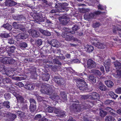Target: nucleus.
<instances>
[{"label": "nucleus", "instance_id": "nucleus-20", "mask_svg": "<svg viewBox=\"0 0 121 121\" xmlns=\"http://www.w3.org/2000/svg\"><path fill=\"white\" fill-rule=\"evenodd\" d=\"M25 87L26 89L29 90L33 89L35 87V85L34 84H26L25 86Z\"/></svg>", "mask_w": 121, "mask_h": 121}, {"label": "nucleus", "instance_id": "nucleus-18", "mask_svg": "<svg viewBox=\"0 0 121 121\" xmlns=\"http://www.w3.org/2000/svg\"><path fill=\"white\" fill-rule=\"evenodd\" d=\"M13 17L15 20L20 21H22L21 22H24V21H25L26 19L22 15H17L14 17Z\"/></svg>", "mask_w": 121, "mask_h": 121}, {"label": "nucleus", "instance_id": "nucleus-21", "mask_svg": "<svg viewBox=\"0 0 121 121\" xmlns=\"http://www.w3.org/2000/svg\"><path fill=\"white\" fill-rule=\"evenodd\" d=\"M121 26H120L119 25H117V26L115 28H114L113 29V32L114 33H116V31L117 30H118L119 35L120 37H121Z\"/></svg>", "mask_w": 121, "mask_h": 121}, {"label": "nucleus", "instance_id": "nucleus-59", "mask_svg": "<svg viewBox=\"0 0 121 121\" xmlns=\"http://www.w3.org/2000/svg\"><path fill=\"white\" fill-rule=\"evenodd\" d=\"M72 39H73L74 41L80 43L81 42V41L80 40H79L75 38H73V37Z\"/></svg>", "mask_w": 121, "mask_h": 121}, {"label": "nucleus", "instance_id": "nucleus-23", "mask_svg": "<svg viewBox=\"0 0 121 121\" xmlns=\"http://www.w3.org/2000/svg\"><path fill=\"white\" fill-rule=\"evenodd\" d=\"M60 96L61 97V99L63 102H65L67 100V96L65 93L64 91H61L60 92Z\"/></svg>", "mask_w": 121, "mask_h": 121}, {"label": "nucleus", "instance_id": "nucleus-41", "mask_svg": "<svg viewBox=\"0 0 121 121\" xmlns=\"http://www.w3.org/2000/svg\"><path fill=\"white\" fill-rule=\"evenodd\" d=\"M22 39H25L28 37V35L26 34L22 33H20Z\"/></svg>", "mask_w": 121, "mask_h": 121}, {"label": "nucleus", "instance_id": "nucleus-8", "mask_svg": "<svg viewBox=\"0 0 121 121\" xmlns=\"http://www.w3.org/2000/svg\"><path fill=\"white\" fill-rule=\"evenodd\" d=\"M34 18L35 22H43L45 20V18L43 17L41 14H36Z\"/></svg>", "mask_w": 121, "mask_h": 121}, {"label": "nucleus", "instance_id": "nucleus-13", "mask_svg": "<svg viewBox=\"0 0 121 121\" xmlns=\"http://www.w3.org/2000/svg\"><path fill=\"white\" fill-rule=\"evenodd\" d=\"M48 43L51 44L52 46L54 47L57 48L60 46V43L56 40H52L51 42L48 41Z\"/></svg>", "mask_w": 121, "mask_h": 121}, {"label": "nucleus", "instance_id": "nucleus-63", "mask_svg": "<svg viewBox=\"0 0 121 121\" xmlns=\"http://www.w3.org/2000/svg\"><path fill=\"white\" fill-rule=\"evenodd\" d=\"M56 95L52 96H50L49 98L54 101H55L56 100Z\"/></svg>", "mask_w": 121, "mask_h": 121}, {"label": "nucleus", "instance_id": "nucleus-44", "mask_svg": "<svg viewBox=\"0 0 121 121\" xmlns=\"http://www.w3.org/2000/svg\"><path fill=\"white\" fill-rule=\"evenodd\" d=\"M17 99L21 103L23 102L24 100V98L20 95L17 97Z\"/></svg>", "mask_w": 121, "mask_h": 121}, {"label": "nucleus", "instance_id": "nucleus-1", "mask_svg": "<svg viewBox=\"0 0 121 121\" xmlns=\"http://www.w3.org/2000/svg\"><path fill=\"white\" fill-rule=\"evenodd\" d=\"M71 101L73 103H72V105L70 107V110L72 111L77 112L80 111L81 108L86 109L91 108L93 106V103L92 102H90L88 103L86 102L84 104L80 105L78 100L73 99Z\"/></svg>", "mask_w": 121, "mask_h": 121}, {"label": "nucleus", "instance_id": "nucleus-55", "mask_svg": "<svg viewBox=\"0 0 121 121\" xmlns=\"http://www.w3.org/2000/svg\"><path fill=\"white\" fill-rule=\"evenodd\" d=\"M116 92L118 94H121V87L115 90Z\"/></svg>", "mask_w": 121, "mask_h": 121}, {"label": "nucleus", "instance_id": "nucleus-17", "mask_svg": "<svg viewBox=\"0 0 121 121\" xmlns=\"http://www.w3.org/2000/svg\"><path fill=\"white\" fill-rule=\"evenodd\" d=\"M28 32L30 34L32 35L33 37H38L39 35V32L37 31L34 30H31L28 31Z\"/></svg>", "mask_w": 121, "mask_h": 121}, {"label": "nucleus", "instance_id": "nucleus-33", "mask_svg": "<svg viewBox=\"0 0 121 121\" xmlns=\"http://www.w3.org/2000/svg\"><path fill=\"white\" fill-rule=\"evenodd\" d=\"M15 49V47L13 46H12L8 50V52L10 54L13 53L14 52V51Z\"/></svg>", "mask_w": 121, "mask_h": 121}, {"label": "nucleus", "instance_id": "nucleus-28", "mask_svg": "<svg viewBox=\"0 0 121 121\" xmlns=\"http://www.w3.org/2000/svg\"><path fill=\"white\" fill-rule=\"evenodd\" d=\"M108 95L113 99H115L118 97V95L115 94L112 91L109 92L108 93Z\"/></svg>", "mask_w": 121, "mask_h": 121}, {"label": "nucleus", "instance_id": "nucleus-52", "mask_svg": "<svg viewBox=\"0 0 121 121\" xmlns=\"http://www.w3.org/2000/svg\"><path fill=\"white\" fill-rule=\"evenodd\" d=\"M98 7L99 9H100L101 10H104L106 8L105 6H103L100 4L98 6Z\"/></svg>", "mask_w": 121, "mask_h": 121}, {"label": "nucleus", "instance_id": "nucleus-14", "mask_svg": "<svg viewBox=\"0 0 121 121\" xmlns=\"http://www.w3.org/2000/svg\"><path fill=\"white\" fill-rule=\"evenodd\" d=\"M110 60H107L104 62V65L107 72H108L109 71L110 69Z\"/></svg>", "mask_w": 121, "mask_h": 121}, {"label": "nucleus", "instance_id": "nucleus-62", "mask_svg": "<svg viewBox=\"0 0 121 121\" xmlns=\"http://www.w3.org/2000/svg\"><path fill=\"white\" fill-rule=\"evenodd\" d=\"M98 68L100 69L101 71L103 72L104 71V69L103 66L101 65H99L98 67Z\"/></svg>", "mask_w": 121, "mask_h": 121}, {"label": "nucleus", "instance_id": "nucleus-42", "mask_svg": "<svg viewBox=\"0 0 121 121\" xmlns=\"http://www.w3.org/2000/svg\"><path fill=\"white\" fill-rule=\"evenodd\" d=\"M20 46L22 48H25L27 47V44L25 42H22L20 43Z\"/></svg>", "mask_w": 121, "mask_h": 121}, {"label": "nucleus", "instance_id": "nucleus-40", "mask_svg": "<svg viewBox=\"0 0 121 121\" xmlns=\"http://www.w3.org/2000/svg\"><path fill=\"white\" fill-rule=\"evenodd\" d=\"M3 107H5L7 108H10V104L9 102L7 101H5L3 103Z\"/></svg>", "mask_w": 121, "mask_h": 121}, {"label": "nucleus", "instance_id": "nucleus-47", "mask_svg": "<svg viewBox=\"0 0 121 121\" xmlns=\"http://www.w3.org/2000/svg\"><path fill=\"white\" fill-rule=\"evenodd\" d=\"M3 81L5 83H9L11 82V80L9 78H8L3 79Z\"/></svg>", "mask_w": 121, "mask_h": 121}, {"label": "nucleus", "instance_id": "nucleus-5", "mask_svg": "<svg viewBox=\"0 0 121 121\" xmlns=\"http://www.w3.org/2000/svg\"><path fill=\"white\" fill-rule=\"evenodd\" d=\"M75 33L74 31H70L68 32H63L61 35L63 37L65 38V40L68 41H70L72 39L73 37L71 35L70 33L73 34Z\"/></svg>", "mask_w": 121, "mask_h": 121}, {"label": "nucleus", "instance_id": "nucleus-58", "mask_svg": "<svg viewBox=\"0 0 121 121\" xmlns=\"http://www.w3.org/2000/svg\"><path fill=\"white\" fill-rule=\"evenodd\" d=\"M36 42L38 44L39 46L41 45L42 43V41L41 39L38 40Z\"/></svg>", "mask_w": 121, "mask_h": 121}, {"label": "nucleus", "instance_id": "nucleus-43", "mask_svg": "<svg viewBox=\"0 0 121 121\" xmlns=\"http://www.w3.org/2000/svg\"><path fill=\"white\" fill-rule=\"evenodd\" d=\"M47 111L49 113H52L54 111V108L53 107H48L46 108Z\"/></svg>", "mask_w": 121, "mask_h": 121}, {"label": "nucleus", "instance_id": "nucleus-32", "mask_svg": "<svg viewBox=\"0 0 121 121\" xmlns=\"http://www.w3.org/2000/svg\"><path fill=\"white\" fill-rule=\"evenodd\" d=\"M99 114L101 117H104L107 115V112L103 110L100 109Z\"/></svg>", "mask_w": 121, "mask_h": 121}, {"label": "nucleus", "instance_id": "nucleus-38", "mask_svg": "<svg viewBox=\"0 0 121 121\" xmlns=\"http://www.w3.org/2000/svg\"><path fill=\"white\" fill-rule=\"evenodd\" d=\"M36 105H30V109L31 112H33L36 110Z\"/></svg>", "mask_w": 121, "mask_h": 121}, {"label": "nucleus", "instance_id": "nucleus-61", "mask_svg": "<svg viewBox=\"0 0 121 121\" xmlns=\"http://www.w3.org/2000/svg\"><path fill=\"white\" fill-rule=\"evenodd\" d=\"M13 94L16 97V98L17 96L20 95H19L18 92H17V91L13 92Z\"/></svg>", "mask_w": 121, "mask_h": 121}, {"label": "nucleus", "instance_id": "nucleus-37", "mask_svg": "<svg viewBox=\"0 0 121 121\" xmlns=\"http://www.w3.org/2000/svg\"><path fill=\"white\" fill-rule=\"evenodd\" d=\"M89 80L94 83L96 82V79L95 77H94L92 75H90L89 77Z\"/></svg>", "mask_w": 121, "mask_h": 121}, {"label": "nucleus", "instance_id": "nucleus-53", "mask_svg": "<svg viewBox=\"0 0 121 121\" xmlns=\"http://www.w3.org/2000/svg\"><path fill=\"white\" fill-rule=\"evenodd\" d=\"M8 43L10 44H13L14 43V41L12 38L9 39L8 41Z\"/></svg>", "mask_w": 121, "mask_h": 121}, {"label": "nucleus", "instance_id": "nucleus-2", "mask_svg": "<svg viewBox=\"0 0 121 121\" xmlns=\"http://www.w3.org/2000/svg\"><path fill=\"white\" fill-rule=\"evenodd\" d=\"M40 91L42 93L50 95L52 94L55 90L54 87L53 86L42 85Z\"/></svg>", "mask_w": 121, "mask_h": 121}, {"label": "nucleus", "instance_id": "nucleus-26", "mask_svg": "<svg viewBox=\"0 0 121 121\" xmlns=\"http://www.w3.org/2000/svg\"><path fill=\"white\" fill-rule=\"evenodd\" d=\"M49 78V75L47 73L43 74H42V79L44 81H48Z\"/></svg>", "mask_w": 121, "mask_h": 121}, {"label": "nucleus", "instance_id": "nucleus-64", "mask_svg": "<svg viewBox=\"0 0 121 121\" xmlns=\"http://www.w3.org/2000/svg\"><path fill=\"white\" fill-rule=\"evenodd\" d=\"M106 110L109 112H112L113 111L112 109L111 108L107 107L106 108Z\"/></svg>", "mask_w": 121, "mask_h": 121}, {"label": "nucleus", "instance_id": "nucleus-30", "mask_svg": "<svg viewBox=\"0 0 121 121\" xmlns=\"http://www.w3.org/2000/svg\"><path fill=\"white\" fill-rule=\"evenodd\" d=\"M115 120L112 116H108L105 117V121H115Z\"/></svg>", "mask_w": 121, "mask_h": 121}, {"label": "nucleus", "instance_id": "nucleus-50", "mask_svg": "<svg viewBox=\"0 0 121 121\" xmlns=\"http://www.w3.org/2000/svg\"><path fill=\"white\" fill-rule=\"evenodd\" d=\"M60 109L57 108H55L54 109V112L56 114H58L61 112Z\"/></svg>", "mask_w": 121, "mask_h": 121}, {"label": "nucleus", "instance_id": "nucleus-35", "mask_svg": "<svg viewBox=\"0 0 121 121\" xmlns=\"http://www.w3.org/2000/svg\"><path fill=\"white\" fill-rule=\"evenodd\" d=\"M8 57H0V61L4 64H7Z\"/></svg>", "mask_w": 121, "mask_h": 121}, {"label": "nucleus", "instance_id": "nucleus-29", "mask_svg": "<svg viewBox=\"0 0 121 121\" xmlns=\"http://www.w3.org/2000/svg\"><path fill=\"white\" fill-rule=\"evenodd\" d=\"M114 64L117 69H119L121 68V64L119 62L116 61L114 62Z\"/></svg>", "mask_w": 121, "mask_h": 121}, {"label": "nucleus", "instance_id": "nucleus-25", "mask_svg": "<svg viewBox=\"0 0 121 121\" xmlns=\"http://www.w3.org/2000/svg\"><path fill=\"white\" fill-rule=\"evenodd\" d=\"M39 30L41 33L44 35L49 36L51 35L50 33L48 31L44 30L41 29H40Z\"/></svg>", "mask_w": 121, "mask_h": 121}, {"label": "nucleus", "instance_id": "nucleus-51", "mask_svg": "<svg viewBox=\"0 0 121 121\" xmlns=\"http://www.w3.org/2000/svg\"><path fill=\"white\" fill-rule=\"evenodd\" d=\"M19 23L16 22H14L13 24V26L15 29H17Z\"/></svg>", "mask_w": 121, "mask_h": 121}, {"label": "nucleus", "instance_id": "nucleus-36", "mask_svg": "<svg viewBox=\"0 0 121 121\" xmlns=\"http://www.w3.org/2000/svg\"><path fill=\"white\" fill-rule=\"evenodd\" d=\"M7 59V64H12L14 63L15 62V60L11 58L8 57Z\"/></svg>", "mask_w": 121, "mask_h": 121}, {"label": "nucleus", "instance_id": "nucleus-45", "mask_svg": "<svg viewBox=\"0 0 121 121\" xmlns=\"http://www.w3.org/2000/svg\"><path fill=\"white\" fill-rule=\"evenodd\" d=\"M100 26V24L99 22H96L93 24V27L94 28H97L99 27Z\"/></svg>", "mask_w": 121, "mask_h": 121}, {"label": "nucleus", "instance_id": "nucleus-24", "mask_svg": "<svg viewBox=\"0 0 121 121\" xmlns=\"http://www.w3.org/2000/svg\"><path fill=\"white\" fill-rule=\"evenodd\" d=\"M7 117H8L10 119L9 120L10 121H12L17 117L16 115L10 113H8Z\"/></svg>", "mask_w": 121, "mask_h": 121}, {"label": "nucleus", "instance_id": "nucleus-57", "mask_svg": "<svg viewBox=\"0 0 121 121\" xmlns=\"http://www.w3.org/2000/svg\"><path fill=\"white\" fill-rule=\"evenodd\" d=\"M72 30L74 31H77L79 29V27L77 25H75L72 28Z\"/></svg>", "mask_w": 121, "mask_h": 121}, {"label": "nucleus", "instance_id": "nucleus-3", "mask_svg": "<svg viewBox=\"0 0 121 121\" xmlns=\"http://www.w3.org/2000/svg\"><path fill=\"white\" fill-rule=\"evenodd\" d=\"M102 12L99 11H97L94 13H91L88 14L86 13L84 15V18L85 19L89 21L91 19L95 18L96 15L101 14Z\"/></svg>", "mask_w": 121, "mask_h": 121}, {"label": "nucleus", "instance_id": "nucleus-16", "mask_svg": "<svg viewBox=\"0 0 121 121\" xmlns=\"http://www.w3.org/2000/svg\"><path fill=\"white\" fill-rule=\"evenodd\" d=\"M35 119L36 121H48V119L43 117L41 118V116L40 114L36 115L34 118Z\"/></svg>", "mask_w": 121, "mask_h": 121}, {"label": "nucleus", "instance_id": "nucleus-11", "mask_svg": "<svg viewBox=\"0 0 121 121\" xmlns=\"http://www.w3.org/2000/svg\"><path fill=\"white\" fill-rule=\"evenodd\" d=\"M59 19L61 23L64 25H66L69 22V20L68 19H67V17L66 16H60Z\"/></svg>", "mask_w": 121, "mask_h": 121}, {"label": "nucleus", "instance_id": "nucleus-12", "mask_svg": "<svg viewBox=\"0 0 121 121\" xmlns=\"http://www.w3.org/2000/svg\"><path fill=\"white\" fill-rule=\"evenodd\" d=\"M54 78L55 82L58 85H61L64 84L65 82L63 78H59L57 76H55Z\"/></svg>", "mask_w": 121, "mask_h": 121}, {"label": "nucleus", "instance_id": "nucleus-7", "mask_svg": "<svg viewBox=\"0 0 121 121\" xmlns=\"http://www.w3.org/2000/svg\"><path fill=\"white\" fill-rule=\"evenodd\" d=\"M91 44L99 48L103 49L106 47L107 44L105 43H103L100 42H97V43L93 42H91Z\"/></svg>", "mask_w": 121, "mask_h": 121}, {"label": "nucleus", "instance_id": "nucleus-6", "mask_svg": "<svg viewBox=\"0 0 121 121\" xmlns=\"http://www.w3.org/2000/svg\"><path fill=\"white\" fill-rule=\"evenodd\" d=\"M83 98L84 99L89 98L90 99H97L99 98L98 95L95 92L90 93V94L87 95L83 96Z\"/></svg>", "mask_w": 121, "mask_h": 121}, {"label": "nucleus", "instance_id": "nucleus-39", "mask_svg": "<svg viewBox=\"0 0 121 121\" xmlns=\"http://www.w3.org/2000/svg\"><path fill=\"white\" fill-rule=\"evenodd\" d=\"M116 74L114 75V76L116 78H120L121 77V71L118 70L117 71Z\"/></svg>", "mask_w": 121, "mask_h": 121}, {"label": "nucleus", "instance_id": "nucleus-34", "mask_svg": "<svg viewBox=\"0 0 121 121\" xmlns=\"http://www.w3.org/2000/svg\"><path fill=\"white\" fill-rule=\"evenodd\" d=\"M91 72L94 73L95 75H100L101 74V72L98 70L94 69L91 70Z\"/></svg>", "mask_w": 121, "mask_h": 121}, {"label": "nucleus", "instance_id": "nucleus-22", "mask_svg": "<svg viewBox=\"0 0 121 121\" xmlns=\"http://www.w3.org/2000/svg\"><path fill=\"white\" fill-rule=\"evenodd\" d=\"M98 87L100 90L102 91H105L107 89L106 87L101 82H99V83Z\"/></svg>", "mask_w": 121, "mask_h": 121}, {"label": "nucleus", "instance_id": "nucleus-46", "mask_svg": "<svg viewBox=\"0 0 121 121\" xmlns=\"http://www.w3.org/2000/svg\"><path fill=\"white\" fill-rule=\"evenodd\" d=\"M59 114L61 117H64L66 116L65 112L62 111H61V112Z\"/></svg>", "mask_w": 121, "mask_h": 121}, {"label": "nucleus", "instance_id": "nucleus-9", "mask_svg": "<svg viewBox=\"0 0 121 121\" xmlns=\"http://www.w3.org/2000/svg\"><path fill=\"white\" fill-rule=\"evenodd\" d=\"M96 65L95 63L91 59L88 60L87 61V67L89 69L95 68Z\"/></svg>", "mask_w": 121, "mask_h": 121}, {"label": "nucleus", "instance_id": "nucleus-56", "mask_svg": "<svg viewBox=\"0 0 121 121\" xmlns=\"http://www.w3.org/2000/svg\"><path fill=\"white\" fill-rule=\"evenodd\" d=\"M15 38L16 39L17 41H19L20 40L22 39L21 38V35L20 34H19L18 35H17L16 36Z\"/></svg>", "mask_w": 121, "mask_h": 121}, {"label": "nucleus", "instance_id": "nucleus-4", "mask_svg": "<svg viewBox=\"0 0 121 121\" xmlns=\"http://www.w3.org/2000/svg\"><path fill=\"white\" fill-rule=\"evenodd\" d=\"M78 80L79 82L77 85L78 88L80 90H85L87 87L86 83L85 82L84 80L82 79H80Z\"/></svg>", "mask_w": 121, "mask_h": 121}, {"label": "nucleus", "instance_id": "nucleus-54", "mask_svg": "<svg viewBox=\"0 0 121 121\" xmlns=\"http://www.w3.org/2000/svg\"><path fill=\"white\" fill-rule=\"evenodd\" d=\"M112 101L109 99L107 100L104 101V104H110L112 102Z\"/></svg>", "mask_w": 121, "mask_h": 121}, {"label": "nucleus", "instance_id": "nucleus-31", "mask_svg": "<svg viewBox=\"0 0 121 121\" xmlns=\"http://www.w3.org/2000/svg\"><path fill=\"white\" fill-rule=\"evenodd\" d=\"M3 27L6 29L10 31L11 30L12 28V26L9 23H7L3 25Z\"/></svg>", "mask_w": 121, "mask_h": 121}, {"label": "nucleus", "instance_id": "nucleus-60", "mask_svg": "<svg viewBox=\"0 0 121 121\" xmlns=\"http://www.w3.org/2000/svg\"><path fill=\"white\" fill-rule=\"evenodd\" d=\"M18 26L17 29L20 30H22L24 28L23 26L22 25L19 24Z\"/></svg>", "mask_w": 121, "mask_h": 121}, {"label": "nucleus", "instance_id": "nucleus-10", "mask_svg": "<svg viewBox=\"0 0 121 121\" xmlns=\"http://www.w3.org/2000/svg\"><path fill=\"white\" fill-rule=\"evenodd\" d=\"M68 4L66 3H64L62 5V6L60 5L59 6L58 8V7L57 6V5L56 4L55 5V7L56 8H57L58 9L60 10V12H65V11H67V7H66L68 5Z\"/></svg>", "mask_w": 121, "mask_h": 121}, {"label": "nucleus", "instance_id": "nucleus-15", "mask_svg": "<svg viewBox=\"0 0 121 121\" xmlns=\"http://www.w3.org/2000/svg\"><path fill=\"white\" fill-rule=\"evenodd\" d=\"M17 3L13 1V0H6L5 3L6 6H12L16 5Z\"/></svg>", "mask_w": 121, "mask_h": 121}, {"label": "nucleus", "instance_id": "nucleus-48", "mask_svg": "<svg viewBox=\"0 0 121 121\" xmlns=\"http://www.w3.org/2000/svg\"><path fill=\"white\" fill-rule=\"evenodd\" d=\"M30 105H36V102L33 99L31 98L30 99Z\"/></svg>", "mask_w": 121, "mask_h": 121}, {"label": "nucleus", "instance_id": "nucleus-49", "mask_svg": "<svg viewBox=\"0 0 121 121\" xmlns=\"http://www.w3.org/2000/svg\"><path fill=\"white\" fill-rule=\"evenodd\" d=\"M4 98L8 100L10 97V94L9 93H6L4 95Z\"/></svg>", "mask_w": 121, "mask_h": 121}, {"label": "nucleus", "instance_id": "nucleus-19", "mask_svg": "<svg viewBox=\"0 0 121 121\" xmlns=\"http://www.w3.org/2000/svg\"><path fill=\"white\" fill-rule=\"evenodd\" d=\"M84 48L86 51L88 52H92L94 49L93 46L89 44L86 45L84 47Z\"/></svg>", "mask_w": 121, "mask_h": 121}, {"label": "nucleus", "instance_id": "nucleus-27", "mask_svg": "<svg viewBox=\"0 0 121 121\" xmlns=\"http://www.w3.org/2000/svg\"><path fill=\"white\" fill-rule=\"evenodd\" d=\"M104 82L105 85L108 87H111L114 85L113 83L110 80L106 81Z\"/></svg>", "mask_w": 121, "mask_h": 121}]
</instances>
